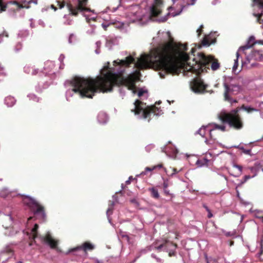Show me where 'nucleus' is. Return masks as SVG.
Instances as JSON below:
<instances>
[{"label": "nucleus", "mask_w": 263, "mask_h": 263, "mask_svg": "<svg viewBox=\"0 0 263 263\" xmlns=\"http://www.w3.org/2000/svg\"><path fill=\"white\" fill-rule=\"evenodd\" d=\"M249 168H250L251 173L253 174V175L252 176H251V178L257 176L258 171L256 170V168L254 166L250 167Z\"/></svg>", "instance_id": "de8ad7c7"}, {"label": "nucleus", "mask_w": 263, "mask_h": 263, "mask_svg": "<svg viewBox=\"0 0 263 263\" xmlns=\"http://www.w3.org/2000/svg\"><path fill=\"white\" fill-rule=\"evenodd\" d=\"M161 152L165 153L169 157L172 158L175 157L178 153L177 149L173 144L164 145L163 147H161Z\"/></svg>", "instance_id": "6ab92c4d"}, {"label": "nucleus", "mask_w": 263, "mask_h": 263, "mask_svg": "<svg viewBox=\"0 0 263 263\" xmlns=\"http://www.w3.org/2000/svg\"><path fill=\"white\" fill-rule=\"evenodd\" d=\"M261 50H253L251 53L247 56L246 61H242L241 66H244L245 65L247 64L250 62L251 60H254L258 61H263V54Z\"/></svg>", "instance_id": "4468645a"}, {"label": "nucleus", "mask_w": 263, "mask_h": 263, "mask_svg": "<svg viewBox=\"0 0 263 263\" xmlns=\"http://www.w3.org/2000/svg\"><path fill=\"white\" fill-rule=\"evenodd\" d=\"M111 25L113 26L114 28L121 30L124 28V24L121 22L113 21V23H112Z\"/></svg>", "instance_id": "cd10ccee"}, {"label": "nucleus", "mask_w": 263, "mask_h": 263, "mask_svg": "<svg viewBox=\"0 0 263 263\" xmlns=\"http://www.w3.org/2000/svg\"><path fill=\"white\" fill-rule=\"evenodd\" d=\"M112 214V209L111 208H108L107 211H106V215L107 217V219L108 220L109 222L111 224L113 225V224L111 223V219L109 217V215Z\"/></svg>", "instance_id": "37998d69"}, {"label": "nucleus", "mask_w": 263, "mask_h": 263, "mask_svg": "<svg viewBox=\"0 0 263 263\" xmlns=\"http://www.w3.org/2000/svg\"><path fill=\"white\" fill-rule=\"evenodd\" d=\"M83 16H84V17H86V21H87V22L88 23H89V21H90V20H93V21H94V20L96 19V16H89L87 15H86V14H84V13L83 14Z\"/></svg>", "instance_id": "3c124183"}, {"label": "nucleus", "mask_w": 263, "mask_h": 263, "mask_svg": "<svg viewBox=\"0 0 263 263\" xmlns=\"http://www.w3.org/2000/svg\"><path fill=\"white\" fill-rule=\"evenodd\" d=\"M151 257L154 259H155L156 261L158 263H163V260L160 258L158 257L155 254L152 253L151 254Z\"/></svg>", "instance_id": "09e8293b"}, {"label": "nucleus", "mask_w": 263, "mask_h": 263, "mask_svg": "<svg viewBox=\"0 0 263 263\" xmlns=\"http://www.w3.org/2000/svg\"><path fill=\"white\" fill-rule=\"evenodd\" d=\"M219 119L223 123L228 124L230 127L240 129L243 127L241 119L237 114V111L235 110H233L231 113L225 110L222 111L219 116Z\"/></svg>", "instance_id": "423d86ee"}, {"label": "nucleus", "mask_w": 263, "mask_h": 263, "mask_svg": "<svg viewBox=\"0 0 263 263\" xmlns=\"http://www.w3.org/2000/svg\"><path fill=\"white\" fill-rule=\"evenodd\" d=\"M255 37L253 35L250 36L247 41V43H249V44H251L250 43L251 42L254 43V41H255ZM254 45V43L252 44Z\"/></svg>", "instance_id": "052dcab7"}, {"label": "nucleus", "mask_w": 263, "mask_h": 263, "mask_svg": "<svg viewBox=\"0 0 263 263\" xmlns=\"http://www.w3.org/2000/svg\"><path fill=\"white\" fill-rule=\"evenodd\" d=\"M256 44L263 45V40H256L255 41H254V44Z\"/></svg>", "instance_id": "774afa93"}, {"label": "nucleus", "mask_w": 263, "mask_h": 263, "mask_svg": "<svg viewBox=\"0 0 263 263\" xmlns=\"http://www.w3.org/2000/svg\"><path fill=\"white\" fill-rule=\"evenodd\" d=\"M39 228V225L36 223L34 224L33 227L31 228L29 231L23 230V232L28 236V238L30 241L29 243L30 246H33L34 243H36L35 239H39L42 242H44L48 246L52 249L56 248L57 246V243L55 240H54L50 236L49 233H48L46 237L43 236H38L37 229Z\"/></svg>", "instance_id": "39448f33"}, {"label": "nucleus", "mask_w": 263, "mask_h": 263, "mask_svg": "<svg viewBox=\"0 0 263 263\" xmlns=\"http://www.w3.org/2000/svg\"><path fill=\"white\" fill-rule=\"evenodd\" d=\"M112 23H113V21L110 20L102 23L101 26L105 30H106L107 28L110 26H111Z\"/></svg>", "instance_id": "f704fd0d"}, {"label": "nucleus", "mask_w": 263, "mask_h": 263, "mask_svg": "<svg viewBox=\"0 0 263 263\" xmlns=\"http://www.w3.org/2000/svg\"><path fill=\"white\" fill-rule=\"evenodd\" d=\"M161 2H159V6L153 5L149 8V13L145 15V12L138 5L132 6L130 11L127 13V16L132 23L138 22L140 24L144 25L149 21H153V17H156L161 13L159 8ZM154 21V20H153Z\"/></svg>", "instance_id": "7ed1b4c3"}, {"label": "nucleus", "mask_w": 263, "mask_h": 263, "mask_svg": "<svg viewBox=\"0 0 263 263\" xmlns=\"http://www.w3.org/2000/svg\"><path fill=\"white\" fill-rule=\"evenodd\" d=\"M147 92V90H144L143 88H140L138 92V96L139 97H141L145 93Z\"/></svg>", "instance_id": "8fccbe9b"}, {"label": "nucleus", "mask_w": 263, "mask_h": 263, "mask_svg": "<svg viewBox=\"0 0 263 263\" xmlns=\"http://www.w3.org/2000/svg\"><path fill=\"white\" fill-rule=\"evenodd\" d=\"M95 246L89 242H85L82 246H77L75 248L69 249L67 252L65 253L66 255H68L70 253H72L73 255H78V252L81 251H86L87 250H92L94 249Z\"/></svg>", "instance_id": "ddd939ff"}, {"label": "nucleus", "mask_w": 263, "mask_h": 263, "mask_svg": "<svg viewBox=\"0 0 263 263\" xmlns=\"http://www.w3.org/2000/svg\"><path fill=\"white\" fill-rule=\"evenodd\" d=\"M32 68L31 67L29 66H25L24 67V71L26 73H29L32 71Z\"/></svg>", "instance_id": "864d4df0"}, {"label": "nucleus", "mask_w": 263, "mask_h": 263, "mask_svg": "<svg viewBox=\"0 0 263 263\" xmlns=\"http://www.w3.org/2000/svg\"><path fill=\"white\" fill-rule=\"evenodd\" d=\"M210 125H211L210 124H209L208 125H206V126L202 125L201 126V128H202V132H201L200 136L202 137H205V135L206 134V132H208V130H209V129L208 128Z\"/></svg>", "instance_id": "72a5a7b5"}, {"label": "nucleus", "mask_w": 263, "mask_h": 263, "mask_svg": "<svg viewBox=\"0 0 263 263\" xmlns=\"http://www.w3.org/2000/svg\"><path fill=\"white\" fill-rule=\"evenodd\" d=\"M4 34L5 35V36L6 37H8V33L7 32H6L5 31H4V32L3 33L0 34V43H1L3 41V36H4Z\"/></svg>", "instance_id": "680f3d73"}, {"label": "nucleus", "mask_w": 263, "mask_h": 263, "mask_svg": "<svg viewBox=\"0 0 263 263\" xmlns=\"http://www.w3.org/2000/svg\"><path fill=\"white\" fill-rule=\"evenodd\" d=\"M76 41V36L73 33H71L69 35L68 38V43L69 44H72L75 42Z\"/></svg>", "instance_id": "49530a36"}, {"label": "nucleus", "mask_w": 263, "mask_h": 263, "mask_svg": "<svg viewBox=\"0 0 263 263\" xmlns=\"http://www.w3.org/2000/svg\"><path fill=\"white\" fill-rule=\"evenodd\" d=\"M210 43H209V42L205 39H204L202 41V46H209L210 45Z\"/></svg>", "instance_id": "bf43d9fd"}, {"label": "nucleus", "mask_w": 263, "mask_h": 263, "mask_svg": "<svg viewBox=\"0 0 263 263\" xmlns=\"http://www.w3.org/2000/svg\"><path fill=\"white\" fill-rule=\"evenodd\" d=\"M68 15H64V18L66 19V21L64 22V24L66 25H70L72 24V20L68 18Z\"/></svg>", "instance_id": "79ce46f5"}, {"label": "nucleus", "mask_w": 263, "mask_h": 263, "mask_svg": "<svg viewBox=\"0 0 263 263\" xmlns=\"http://www.w3.org/2000/svg\"><path fill=\"white\" fill-rule=\"evenodd\" d=\"M152 247H153V246H149V247H147L146 248L144 249H142L140 251V253H139V254L135 258V259H134V260L133 261L134 262L136 261V260L140 257V256L142 255V254H145L148 251H151V248Z\"/></svg>", "instance_id": "c756f323"}, {"label": "nucleus", "mask_w": 263, "mask_h": 263, "mask_svg": "<svg viewBox=\"0 0 263 263\" xmlns=\"http://www.w3.org/2000/svg\"><path fill=\"white\" fill-rule=\"evenodd\" d=\"M9 194V192L8 191L7 189H4L3 191L0 193V195L2 197L4 198H6L8 197Z\"/></svg>", "instance_id": "58836bf2"}, {"label": "nucleus", "mask_w": 263, "mask_h": 263, "mask_svg": "<svg viewBox=\"0 0 263 263\" xmlns=\"http://www.w3.org/2000/svg\"><path fill=\"white\" fill-rule=\"evenodd\" d=\"M254 166L259 172L260 170H261V168L263 167V160H260L256 162L254 164Z\"/></svg>", "instance_id": "2f4dec72"}, {"label": "nucleus", "mask_w": 263, "mask_h": 263, "mask_svg": "<svg viewBox=\"0 0 263 263\" xmlns=\"http://www.w3.org/2000/svg\"><path fill=\"white\" fill-rule=\"evenodd\" d=\"M250 178H251V176L245 175L243 177V179L241 180H239V182L236 185V189H237L238 187H240L243 184H244Z\"/></svg>", "instance_id": "bb28decb"}, {"label": "nucleus", "mask_w": 263, "mask_h": 263, "mask_svg": "<svg viewBox=\"0 0 263 263\" xmlns=\"http://www.w3.org/2000/svg\"><path fill=\"white\" fill-rule=\"evenodd\" d=\"M38 71H39L38 69L32 68L31 74L33 76L36 74L38 73Z\"/></svg>", "instance_id": "69168bd1"}, {"label": "nucleus", "mask_w": 263, "mask_h": 263, "mask_svg": "<svg viewBox=\"0 0 263 263\" xmlns=\"http://www.w3.org/2000/svg\"><path fill=\"white\" fill-rule=\"evenodd\" d=\"M214 130V129L212 128V129H209V130H208V133H209V137H210V140H213V142L216 140V138L214 137L213 134V132Z\"/></svg>", "instance_id": "a18cd8bd"}, {"label": "nucleus", "mask_w": 263, "mask_h": 263, "mask_svg": "<svg viewBox=\"0 0 263 263\" xmlns=\"http://www.w3.org/2000/svg\"><path fill=\"white\" fill-rule=\"evenodd\" d=\"M163 192L164 194L166 196H170L171 198H173L174 197V195L173 194L170 193V191L167 189V188L164 189Z\"/></svg>", "instance_id": "603ef678"}, {"label": "nucleus", "mask_w": 263, "mask_h": 263, "mask_svg": "<svg viewBox=\"0 0 263 263\" xmlns=\"http://www.w3.org/2000/svg\"><path fill=\"white\" fill-rule=\"evenodd\" d=\"M16 102L15 98L11 96H8L5 98L4 100L5 104L8 107H12Z\"/></svg>", "instance_id": "b1692460"}, {"label": "nucleus", "mask_w": 263, "mask_h": 263, "mask_svg": "<svg viewBox=\"0 0 263 263\" xmlns=\"http://www.w3.org/2000/svg\"><path fill=\"white\" fill-rule=\"evenodd\" d=\"M38 0H30L27 2V5H20L17 2L15 1H10L7 4L3 2L2 0H0V13L4 12L6 10L7 6L9 4L15 5L17 6L16 10H19L21 8L29 9L30 8V4L33 3L35 5L37 4Z\"/></svg>", "instance_id": "9b49d317"}, {"label": "nucleus", "mask_w": 263, "mask_h": 263, "mask_svg": "<svg viewBox=\"0 0 263 263\" xmlns=\"http://www.w3.org/2000/svg\"><path fill=\"white\" fill-rule=\"evenodd\" d=\"M242 108L248 112H252L253 111H258V109L253 108L250 106H243Z\"/></svg>", "instance_id": "473e14b6"}, {"label": "nucleus", "mask_w": 263, "mask_h": 263, "mask_svg": "<svg viewBox=\"0 0 263 263\" xmlns=\"http://www.w3.org/2000/svg\"><path fill=\"white\" fill-rule=\"evenodd\" d=\"M137 76V74L131 73L126 78L123 77L117 78L115 76L105 74L99 80L76 76L72 80H66L65 82V86H69L72 87V89L69 88L66 91V100L69 101V98L72 97L74 93H78L81 98L92 99L95 93L99 91L110 92L115 86H124L128 90H132L133 93L135 94Z\"/></svg>", "instance_id": "f03ea898"}, {"label": "nucleus", "mask_w": 263, "mask_h": 263, "mask_svg": "<svg viewBox=\"0 0 263 263\" xmlns=\"http://www.w3.org/2000/svg\"><path fill=\"white\" fill-rule=\"evenodd\" d=\"M172 13L168 12L164 16H163L162 17H161L159 18L156 19L155 20V21L157 22H159V23L165 22H166L168 20V18L169 16L171 15L172 16H173L172 15Z\"/></svg>", "instance_id": "c85d7f7f"}, {"label": "nucleus", "mask_w": 263, "mask_h": 263, "mask_svg": "<svg viewBox=\"0 0 263 263\" xmlns=\"http://www.w3.org/2000/svg\"><path fill=\"white\" fill-rule=\"evenodd\" d=\"M211 125H213L214 126V128H213V129H214V130L215 129H220L223 132L225 131L226 130V126H224V125H218L217 124H216V123H212V124H210Z\"/></svg>", "instance_id": "c9c22d12"}, {"label": "nucleus", "mask_w": 263, "mask_h": 263, "mask_svg": "<svg viewBox=\"0 0 263 263\" xmlns=\"http://www.w3.org/2000/svg\"><path fill=\"white\" fill-rule=\"evenodd\" d=\"M155 168V167H153V168H150V167H146L145 168V171L144 172H142V173H141L140 174L137 175H136V177H140V176H141L144 175H145V174H146V172H148H148L152 171H153V170H154Z\"/></svg>", "instance_id": "c03bdc74"}, {"label": "nucleus", "mask_w": 263, "mask_h": 263, "mask_svg": "<svg viewBox=\"0 0 263 263\" xmlns=\"http://www.w3.org/2000/svg\"><path fill=\"white\" fill-rule=\"evenodd\" d=\"M196 1V0H191V3H188L185 5H181V9L177 12H172V15L173 16V17L179 15V14H181V13L184 9L187 8V7L190 6L194 5L195 4Z\"/></svg>", "instance_id": "4be33fe9"}, {"label": "nucleus", "mask_w": 263, "mask_h": 263, "mask_svg": "<svg viewBox=\"0 0 263 263\" xmlns=\"http://www.w3.org/2000/svg\"><path fill=\"white\" fill-rule=\"evenodd\" d=\"M119 92L120 93V96L122 97V99L125 96V90L123 88H120L119 89Z\"/></svg>", "instance_id": "6e6d98bb"}, {"label": "nucleus", "mask_w": 263, "mask_h": 263, "mask_svg": "<svg viewBox=\"0 0 263 263\" xmlns=\"http://www.w3.org/2000/svg\"><path fill=\"white\" fill-rule=\"evenodd\" d=\"M168 186V179L164 180V182L163 183V189L167 188Z\"/></svg>", "instance_id": "0e129e2a"}, {"label": "nucleus", "mask_w": 263, "mask_h": 263, "mask_svg": "<svg viewBox=\"0 0 263 263\" xmlns=\"http://www.w3.org/2000/svg\"><path fill=\"white\" fill-rule=\"evenodd\" d=\"M210 161L206 158H203L202 159H198L196 162V164L199 167H202L203 166H208V162Z\"/></svg>", "instance_id": "a878e982"}, {"label": "nucleus", "mask_w": 263, "mask_h": 263, "mask_svg": "<svg viewBox=\"0 0 263 263\" xmlns=\"http://www.w3.org/2000/svg\"><path fill=\"white\" fill-rule=\"evenodd\" d=\"M208 85L204 84L203 80H196L193 86L191 87L192 90L196 93H204L205 89Z\"/></svg>", "instance_id": "f3484780"}, {"label": "nucleus", "mask_w": 263, "mask_h": 263, "mask_svg": "<svg viewBox=\"0 0 263 263\" xmlns=\"http://www.w3.org/2000/svg\"><path fill=\"white\" fill-rule=\"evenodd\" d=\"M14 253L11 248L7 247L0 253V263H6L10 260L15 259Z\"/></svg>", "instance_id": "2eb2a0df"}, {"label": "nucleus", "mask_w": 263, "mask_h": 263, "mask_svg": "<svg viewBox=\"0 0 263 263\" xmlns=\"http://www.w3.org/2000/svg\"><path fill=\"white\" fill-rule=\"evenodd\" d=\"M98 122L100 124H105L108 121V116L104 112H100L97 117Z\"/></svg>", "instance_id": "412c9836"}, {"label": "nucleus", "mask_w": 263, "mask_h": 263, "mask_svg": "<svg viewBox=\"0 0 263 263\" xmlns=\"http://www.w3.org/2000/svg\"><path fill=\"white\" fill-rule=\"evenodd\" d=\"M119 44V41L116 37L109 36L106 38L105 47L109 50H111L112 47L117 45Z\"/></svg>", "instance_id": "aec40b11"}, {"label": "nucleus", "mask_w": 263, "mask_h": 263, "mask_svg": "<svg viewBox=\"0 0 263 263\" xmlns=\"http://www.w3.org/2000/svg\"><path fill=\"white\" fill-rule=\"evenodd\" d=\"M135 59L131 55L127 57L124 60H118L114 61V67L111 68V72L114 74H122L125 70L124 67L131 63H135Z\"/></svg>", "instance_id": "1a4fd4ad"}, {"label": "nucleus", "mask_w": 263, "mask_h": 263, "mask_svg": "<svg viewBox=\"0 0 263 263\" xmlns=\"http://www.w3.org/2000/svg\"><path fill=\"white\" fill-rule=\"evenodd\" d=\"M29 35V31L26 30L24 31H20L18 33V36L20 37H25Z\"/></svg>", "instance_id": "4c0bfd02"}, {"label": "nucleus", "mask_w": 263, "mask_h": 263, "mask_svg": "<svg viewBox=\"0 0 263 263\" xmlns=\"http://www.w3.org/2000/svg\"><path fill=\"white\" fill-rule=\"evenodd\" d=\"M64 58H65L64 55L63 54H61L59 58V60L60 61L61 63H62V62H63V60H64Z\"/></svg>", "instance_id": "338daca9"}, {"label": "nucleus", "mask_w": 263, "mask_h": 263, "mask_svg": "<svg viewBox=\"0 0 263 263\" xmlns=\"http://www.w3.org/2000/svg\"><path fill=\"white\" fill-rule=\"evenodd\" d=\"M226 148L227 149H230V148H238L240 150H241L242 151V152L245 154H247V155H250V156H252V155H254V154H252L251 153V149H246L243 146H241V144H240L239 145H232V146H226Z\"/></svg>", "instance_id": "5701e85b"}, {"label": "nucleus", "mask_w": 263, "mask_h": 263, "mask_svg": "<svg viewBox=\"0 0 263 263\" xmlns=\"http://www.w3.org/2000/svg\"><path fill=\"white\" fill-rule=\"evenodd\" d=\"M22 47V44H21V43L18 42L15 46V50L16 51H18L21 49Z\"/></svg>", "instance_id": "13d9d810"}, {"label": "nucleus", "mask_w": 263, "mask_h": 263, "mask_svg": "<svg viewBox=\"0 0 263 263\" xmlns=\"http://www.w3.org/2000/svg\"><path fill=\"white\" fill-rule=\"evenodd\" d=\"M134 108L131 109V111L134 112L135 115L138 116L139 119H145L147 118H150L152 114L154 116H159V114L156 113V110H159V108L154 105L146 106L140 100L137 99L134 103Z\"/></svg>", "instance_id": "20e7f679"}, {"label": "nucleus", "mask_w": 263, "mask_h": 263, "mask_svg": "<svg viewBox=\"0 0 263 263\" xmlns=\"http://www.w3.org/2000/svg\"><path fill=\"white\" fill-rule=\"evenodd\" d=\"M23 202L27 205L34 215L40 217L42 219L46 218V214L44 207L40 205L34 198L28 195H22Z\"/></svg>", "instance_id": "0eeeda50"}, {"label": "nucleus", "mask_w": 263, "mask_h": 263, "mask_svg": "<svg viewBox=\"0 0 263 263\" xmlns=\"http://www.w3.org/2000/svg\"><path fill=\"white\" fill-rule=\"evenodd\" d=\"M81 1H78V4H77L76 6L74 7L72 4L68 3L66 5V7L68 8L70 13L69 14L77 16L78 15V12L80 11L81 12H91L94 13V10H91L90 8H86V7H83L81 4Z\"/></svg>", "instance_id": "9d476101"}, {"label": "nucleus", "mask_w": 263, "mask_h": 263, "mask_svg": "<svg viewBox=\"0 0 263 263\" xmlns=\"http://www.w3.org/2000/svg\"><path fill=\"white\" fill-rule=\"evenodd\" d=\"M154 248L157 249L158 251H159V252L160 251H163V249H164V242L160 244L159 246H155L154 247Z\"/></svg>", "instance_id": "4d7b16f0"}, {"label": "nucleus", "mask_w": 263, "mask_h": 263, "mask_svg": "<svg viewBox=\"0 0 263 263\" xmlns=\"http://www.w3.org/2000/svg\"><path fill=\"white\" fill-rule=\"evenodd\" d=\"M260 251L257 254V255L258 257H260L263 253V245L261 244L260 245Z\"/></svg>", "instance_id": "e2e57ef3"}, {"label": "nucleus", "mask_w": 263, "mask_h": 263, "mask_svg": "<svg viewBox=\"0 0 263 263\" xmlns=\"http://www.w3.org/2000/svg\"><path fill=\"white\" fill-rule=\"evenodd\" d=\"M257 6L259 9L261 10L260 13H253V15L257 17V22L259 24H262L263 26V19H261V17L263 16V0H252V3L251 4L252 7Z\"/></svg>", "instance_id": "dca6fc26"}, {"label": "nucleus", "mask_w": 263, "mask_h": 263, "mask_svg": "<svg viewBox=\"0 0 263 263\" xmlns=\"http://www.w3.org/2000/svg\"><path fill=\"white\" fill-rule=\"evenodd\" d=\"M3 220L8 222V224H6V226H4V224L3 225L6 229V231L4 233L5 235L11 237L15 235L19 232L18 231L14 230L13 228L8 229L13 222V218L11 214L5 215Z\"/></svg>", "instance_id": "f8f14e48"}, {"label": "nucleus", "mask_w": 263, "mask_h": 263, "mask_svg": "<svg viewBox=\"0 0 263 263\" xmlns=\"http://www.w3.org/2000/svg\"><path fill=\"white\" fill-rule=\"evenodd\" d=\"M238 61H237V59H235L234 60V64L233 69H232V71L235 74H237L240 71V70H239V71L236 72V69L238 67Z\"/></svg>", "instance_id": "a19ab883"}, {"label": "nucleus", "mask_w": 263, "mask_h": 263, "mask_svg": "<svg viewBox=\"0 0 263 263\" xmlns=\"http://www.w3.org/2000/svg\"><path fill=\"white\" fill-rule=\"evenodd\" d=\"M177 245L172 242L166 241L164 242L163 251L168 253L169 256L171 257L176 255V249Z\"/></svg>", "instance_id": "a211bd4d"}, {"label": "nucleus", "mask_w": 263, "mask_h": 263, "mask_svg": "<svg viewBox=\"0 0 263 263\" xmlns=\"http://www.w3.org/2000/svg\"><path fill=\"white\" fill-rule=\"evenodd\" d=\"M27 97L30 100H32L34 101L38 102L40 101V98L37 97L33 93H30L27 95Z\"/></svg>", "instance_id": "ea45409f"}, {"label": "nucleus", "mask_w": 263, "mask_h": 263, "mask_svg": "<svg viewBox=\"0 0 263 263\" xmlns=\"http://www.w3.org/2000/svg\"><path fill=\"white\" fill-rule=\"evenodd\" d=\"M130 202L133 204H134L136 207H138L140 205L139 202L135 198H133L130 199Z\"/></svg>", "instance_id": "5fc2aeb1"}, {"label": "nucleus", "mask_w": 263, "mask_h": 263, "mask_svg": "<svg viewBox=\"0 0 263 263\" xmlns=\"http://www.w3.org/2000/svg\"><path fill=\"white\" fill-rule=\"evenodd\" d=\"M158 47H154L151 51V54L147 55L144 54L143 56L138 60L137 63L135 66H138L140 69H144L148 60L155 64L160 66L163 69L164 73L160 72L161 78H164L165 74H172L173 75H179L181 70H183V74L187 75V73L191 72L197 75L201 73L207 72L206 66L213 61L211 64V69L213 71L217 70L220 67V63L217 59H215L212 55H206L204 53L198 52L197 53L198 60L194 58L192 63L189 62V55L186 52L181 54L182 63L170 58L172 50L171 45L166 41L164 43L160 42L158 44Z\"/></svg>", "instance_id": "f257e3e1"}, {"label": "nucleus", "mask_w": 263, "mask_h": 263, "mask_svg": "<svg viewBox=\"0 0 263 263\" xmlns=\"http://www.w3.org/2000/svg\"><path fill=\"white\" fill-rule=\"evenodd\" d=\"M232 166L234 167L237 168L239 170V174L236 175H233V174L230 173V175L233 176H234L235 177H239L240 175V174H241L242 172V166H241L240 165H238V164H236V163H235L234 162H233V163H232Z\"/></svg>", "instance_id": "7c9ffc66"}, {"label": "nucleus", "mask_w": 263, "mask_h": 263, "mask_svg": "<svg viewBox=\"0 0 263 263\" xmlns=\"http://www.w3.org/2000/svg\"><path fill=\"white\" fill-rule=\"evenodd\" d=\"M148 191L150 192L152 197L156 199H158L160 198L158 191L156 187H149L148 189Z\"/></svg>", "instance_id": "393cba45"}, {"label": "nucleus", "mask_w": 263, "mask_h": 263, "mask_svg": "<svg viewBox=\"0 0 263 263\" xmlns=\"http://www.w3.org/2000/svg\"><path fill=\"white\" fill-rule=\"evenodd\" d=\"M252 46L253 45L249 44V43H247V44L245 45L240 47L238 49V51L241 50L244 51L245 50L251 48Z\"/></svg>", "instance_id": "e433bc0d"}, {"label": "nucleus", "mask_w": 263, "mask_h": 263, "mask_svg": "<svg viewBox=\"0 0 263 263\" xmlns=\"http://www.w3.org/2000/svg\"><path fill=\"white\" fill-rule=\"evenodd\" d=\"M223 86L225 88L224 92V100L232 104L234 103H237V100L233 99L230 96L236 95L240 93L243 89L242 86L236 84L229 85L226 82L223 83Z\"/></svg>", "instance_id": "6e6552de"}]
</instances>
